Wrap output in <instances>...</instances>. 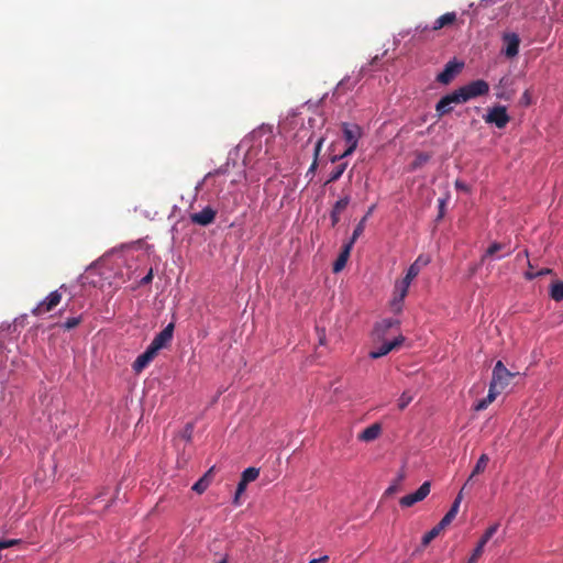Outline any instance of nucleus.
Instances as JSON below:
<instances>
[{
	"label": "nucleus",
	"mask_w": 563,
	"mask_h": 563,
	"mask_svg": "<svg viewBox=\"0 0 563 563\" xmlns=\"http://www.w3.org/2000/svg\"><path fill=\"white\" fill-rule=\"evenodd\" d=\"M212 472H213V467H211L202 477L201 479H205L206 481V485H210L211 483V479H212Z\"/></svg>",
	"instance_id": "45"
},
{
	"label": "nucleus",
	"mask_w": 563,
	"mask_h": 563,
	"mask_svg": "<svg viewBox=\"0 0 563 563\" xmlns=\"http://www.w3.org/2000/svg\"><path fill=\"white\" fill-rule=\"evenodd\" d=\"M460 89L465 97V101L467 102L471 99L486 96L489 92V85L484 79H476L460 87Z\"/></svg>",
	"instance_id": "4"
},
{
	"label": "nucleus",
	"mask_w": 563,
	"mask_h": 563,
	"mask_svg": "<svg viewBox=\"0 0 563 563\" xmlns=\"http://www.w3.org/2000/svg\"><path fill=\"white\" fill-rule=\"evenodd\" d=\"M216 174H220V170H216L214 173H208L206 176V179L210 178L211 176H213Z\"/></svg>",
	"instance_id": "54"
},
{
	"label": "nucleus",
	"mask_w": 563,
	"mask_h": 563,
	"mask_svg": "<svg viewBox=\"0 0 563 563\" xmlns=\"http://www.w3.org/2000/svg\"><path fill=\"white\" fill-rule=\"evenodd\" d=\"M343 139L347 144L346 150L339 156H334L332 162H336L345 156L351 155L357 147L358 140L361 139L363 131L362 128L354 123H342Z\"/></svg>",
	"instance_id": "1"
},
{
	"label": "nucleus",
	"mask_w": 563,
	"mask_h": 563,
	"mask_svg": "<svg viewBox=\"0 0 563 563\" xmlns=\"http://www.w3.org/2000/svg\"><path fill=\"white\" fill-rule=\"evenodd\" d=\"M511 254V250H508L504 255H500L498 256V258H501V257H505V256H508Z\"/></svg>",
	"instance_id": "57"
},
{
	"label": "nucleus",
	"mask_w": 563,
	"mask_h": 563,
	"mask_svg": "<svg viewBox=\"0 0 563 563\" xmlns=\"http://www.w3.org/2000/svg\"><path fill=\"white\" fill-rule=\"evenodd\" d=\"M400 324L399 320L397 319H384L375 324V328L373 330V338L376 341H383L385 340V336L387 332L393 328H398Z\"/></svg>",
	"instance_id": "11"
},
{
	"label": "nucleus",
	"mask_w": 563,
	"mask_h": 563,
	"mask_svg": "<svg viewBox=\"0 0 563 563\" xmlns=\"http://www.w3.org/2000/svg\"><path fill=\"white\" fill-rule=\"evenodd\" d=\"M366 221H367V216H364L360 220V222L356 224V227H355V229L353 231L352 238L349 241V243H351L353 245L356 242V240L363 234V232L365 230Z\"/></svg>",
	"instance_id": "26"
},
{
	"label": "nucleus",
	"mask_w": 563,
	"mask_h": 563,
	"mask_svg": "<svg viewBox=\"0 0 563 563\" xmlns=\"http://www.w3.org/2000/svg\"><path fill=\"white\" fill-rule=\"evenodd\" d=\"M547 273H550V269L541 271L537 275H542V274H547Z\"/></svg>",
	"instance_id": "61"
},
{
	"label": "nucleus",
	"mask_w": 563,
	"mask_h": 563,
	"mask_svg": "<svg viewBox=\"0 0 563 563\" xmlns=\"http://www.w3.org/2000/svg\"><path fill=\"white\" fill-rule=\"evenodd\" d=\"M453 110L445 97H442L435 104V112L439 118L450 113Z\"/></svg>",
	"instance_id": "24"
},
{
	"label": "nucleus",
	"mask_w": 563,
	"mask_h": 563,
	"mask_svg": "<svg viewBox=\"0 0 563 563\" xmlns=\"http://www.w3.org/2000/svg\"><path fill=\"white\" fill-rule=\"evenodd\" d=\"M247 484H249V483H246V482H244V481L240 479V482H239V484H238V487H236V490H238L239 493H242V494H243V493L245 492V489H246Z\"/></svg>",
	"instance_id": "46"
},
{
	"label": "nucleus",
	"mask_w": 563,
	"mask_h": 563,
	"mask_svg": "<svg viewBox=\"0 0 563 563\" xmlns=\"http://www.w3.org/2000/svg\"><path fill=\"white\" fill-rule=\"evenodd\" d=\"M346 168V163L339 164L330 174L329 179L327 180V184L336 181L342 174L344 173Z\"/></svg>",
	"instance_id": "31"
},
{
	"label": "nucleus",
	"mask_w": 563,
	"mask_h": 563,
	"mask_svg": "<svg viewBox=\"0 0 563 563\" xmlns=\"http://www.w3.org/2000/svg\"><path fill=\"white\" fill-rule=\"evenodd\" d=\"M488 462H489V457H488L487 454H482L479 456V459L477 460V462H476V464H475V466H474L470 477L467 478L466 483L464 484L463 489H465L467 487V485L473 481V478L476 475L483 473L486 470V467L488 465Z\"/></svg>",
	"instance_id": "20"
},
{
	"label": "nucleus",
	"mask_w": 563,
	"mask_h": 563,
	"mask_svg": "<svg viewBox=\"0 0 563 563\" xmlns=\"http://www.w3.org/2000/svg\"><path fill=\"white\" fill-rule=\"evenodd\" d=\"M455 21H456V13L455 12H446L435 20L431 30L438 31L442 27L452 25Z\"/></svg>",
	"instance_id": "21"
},
{
	"label": "nucleus",
	"mask_w": 563,
	"mask_h": 563,
	"mask_svg": "<svg viewBox=\"0 0 563 563\" xmlns=\"http://www.w3.org/2000/svg\"><path fill=\"white\" fill-rule=\"evenodd\" d=\"M317 166H318V158H314L311 166L309 167L308 173H314Z\"/></svg>",
	"instance_id": "50"
},
{
	"label": "nucleus",
	"mask_w": 563,
	"mask_h": 563,
	"mask_svg": "<svg viewBox=\"0 0 563 563\" xmlns=\"http://www.w3.org/2000/svg\"><path fill=\"white\" fill-rule=\"evenodd\" d=\"M62 289H65V285H62L59 289L49 292L42 301H40L32 310L31 313L35 317H40L46 312L54 310L62 301Z\"/></svg>",
	"instance_id": "3"
},
{
	"label": "nucleus",
	"mask_w": 563,
	"mask_h": 563,
	"mask_svg": "<svg viewBox=\"0 0 563 563\" xmlns=\"http://www.w3.org/2000/svg\"><path fill=\"white\" fill-rule=\"evenodd\" d=\"M152 279H153V271L150 269V272L142 278L141 284L147 285L152 282Z\"/></svg>",
	"instance_id": "43"
},
{
	"label": "nucleus",
	"mask_w": 563,
	"mask_h": 563,
	"mask_svg": "<svg viewBox=\"0 0 563 563\" xmlns=\"http://www.w3.org/2000/svg\"><path fill=\"white\" fill-rule=\"evenodd\" d=\"M515 377V374L508 371L501 361L495 364L489 387L500 394Z\"/></svg>",
	"instance_id": "2"
},
{
	"label": "nucleus",
	"mask_w": 563,
	"mask_h": 563,
	"mask_svg": "<svg viewBox=\"0 0 563 563\" xmlns=\"http://www.w3.org/2000/svg\"><path fill=\"white\" fill-rule=\"evenodd\" d=\"M208 487L209 486L206 485V481L200 478L192 485L191 489L197 494H202L207 490Z\"/></svg>",
	"instance_id": "36"
},
{
	"label": "nucleus",
	"mask_w": 563,
	"mask_h": 563,
	"mask_svg": "<svg viewBox=\"0 0 563 563\" xmlns=\"http://www.w3.org/2000/svg\"><path fill=\"white\" fill-rule=\"evenodd\" d=\"M550 297L554 301H562L563 300V280H556V282L551 284Z\"/></svg>",
	"instance_id": "23"
},
{
	"label": "nucleus",
	"mask_w": 563,
	"mask_h": 563,
	"mask_svg": "<svg viewBox=\"0 0 563 563\" xmlns=\"http://www.w3.org/2000/svg\"><path fill=\"white\" fill-rule=\"evenodd\" d=\"M377 59V56L375 58H373V60H371L369 65H373Z\"/></svg>",
	"instance_id": "63"
},
{
	"label": "nucleus",
	"mask_w": 563,
	"mask_h": 563,
	"mask_svg": "<svg viewBox=\"0 0 563 563\" xmlns=\"http://www.w3.org/2000/svg\"><path fill=\"white\" fill-rule=\"evenodd\" d=\"M175 325L173 322L167 324L159 333H157L150 346H152L155 351H159L167 346V344L172 341L174 334Z\"/></svg>",
	"instance_id": "9"
},
{
	"label": "nucleus",
	"mask_w": 563,
	"mask_h": 563,
	"mask_svg": "<svg viewBox=\"0 0 563 563\" xmlns=\"http://www.w3.org/2000/svg\"><path fill=\"white\" fill-rule=\"evenodd\" d=\"M454 518L455 517L453 515L446 512L438 525L442 530H444L445 527H448L453 521Z\"/></svg>",
	"instance_id": "37"
},
{
	"label": "nucleus",
	"mask_w": 563,
	"mask_h": 563,
	"mask_svg": "<svg viewBox=\"0 0 563 563\" xmlns=\"http://www.w3.org/2000/svg\"><path fill=\"white\" fill-rule=\"evenodd\" d=\"M323 137L319 139L314 146V158H318V155L321 151L322 144H323Z\"/></svg>",
	"instance_id": "44"
},
{
	"label": "nucleus",
	"mask_w": 563,
	"mask_h": 563,
	"mask_svg": "<svg viewBox=\"0 0 563 563\" xmlns=\"http://www.w3.org/2000/svg\"><path fill=\"white\" fill-rule=\"evenodd\" d=\"M429 158H430L429 154H427V153H419L417 155V158H416L415 163H413V166L415 167H419V166L423 165L424 163H427L429 161Z\"/></svg>",
	"instance_id": "38"
},
{
	"label": "nucleus",
	"mask_w": 563,
	"mask_h": 563,
	"mask_svg": "<svg viewBox=\"0 0 563 563\" xmlns=\"http://www.w3.org/2000/svg\"><path fill=\"white\" fill-rule=\"evenodd\" d=\"M481 1L485 2V7H487L488 4L495 3V0H481Z\"/></svg>",
	"instance_id": "53"
},
{
	"label": "nucleus",
	"mask_w": 563,
	"mask_h": 563,
	"mask_svg": "<svg viewBox=\"0 0 563 563\" xmlns=\"http://www.w3.org/2000/svg\"><path fill=\"white\" fill-rule=\"evenodd\" d=\"M258 476H260V468L247 467L246 470H244L242 472L241 479L246 483H251V482H254L255 479H257Z\"/></svg>",
	"instance_id": "29"
},
{
	"label": "nucleus",
	"mask_w": 563,
	"mask_h": 563,
	"mask_svg": "<svg viewBox=\"0 0 563 563\" xmlns=\"http://www.w3.org/2000/svg\"><path fill=\"white\" fill-rule=\"evenodd\" d=\"M464 64L455 58L448 62L444 69L438 74L437 81L442 85H449L463 69Z\"/></svg>",
	"instance_id": "6"
},
{
	"label": "nucleus",
	"mask_w": 563,
	"mask_h": 563,
	"mask_svg": "<svg viewBox=\"0 0 563 563\" xmlns=\"http://www.w3.org/2000/svg\"><path fill=\"white\" fill-rule=\"evenodd\" d=\"M486 123L495 124L498 129H504L510 121L507 109L504 106H496L488 110L484 115Z\"/></svg>",
	"instance_id": "5"
},
{
	"label": "nucleus",
	"mask_w": 563,
	"mask_h": 563,
	"mask_svg": "<svg viewBox=\"0 0 563 563\" xmlns=\"http://www.w3.org/2000/svg\"><path fill=\"white\" fill-rule=\"evenodd\" d=\"M428 263H429L428 258L419 256L412 264H417L418 268L420 269L422 266H426Z\"/></svg>",
	"instance_id": "42"
},
{
	"label": "nucleus",
	"mask_w": 563,
	"mask_h": 563,
	"mask_svg": "<svg viewBox=\"0 0 563 563\" xmlns=\"http://www.w3.org/2000/svg\"><path fill=\"white\" fill-rule=\"evenodd\" d=\"M382 433V426L373 423L358 433L357 439L363 442H372L376 440Z\"/></svg>",
	"instance_id": "17"
},
{
	"label": "nucleus",
	"mask_w": 563,
	"mask_h": 563,
	"mask_svg": "<svg viewBox=\"0 0 563 563\" xmlns=\"http://www.w3.org/2000/svg\"><path fill=\"white\" fill-rule=\"evenodd\" d=\"M319 343L324 344V333L319 338Z\"/></svg>",
	"instance_id": "58"
},
{
	"label": "nucleus",
	"mask_w": 563,
	"mask_h": 563,
	"mask_svg": "<svg viewBox=\"0 0 563 563\" xmlns=\"http://www.w3.org/2000/svg\"><path fill=\"white\" fill-rule=\"evenodd\" d=\"M329 561L328 555L320 556L318 559L311 560L309 563H327Z\"/></svg>",
	"instance_id": "47"
},
{
	"label": "nucleus",
	"mask_w": 563,
	"mask_h": 563,
	"mask_svg": "<svg viewBox=\"0 0 563 563\" xmlns=\"http://www.w3.org/2000/svg\"><path fill=\"white\" fill-rule=\"evenodd\" d=\"M352 247H353V245L349 242L345 245H343L341 253L339 254L338 258L333 263V272L334 273H339L344 268V266L349 260Z\"/></svg>",
	"instance_id": "19"
},
{
	"label": "nucleus",
	"mask_w": 563,
	"mask_h": 563,
	"mask_svg": "<svg viewBox=\"0 0 563 563\" xmlns=\"http://www.w3.org/2000/svg\"><path fill=\"white\" fill-rule=\"evenodd\" d=\"M219 563H229L228 556H224Z\"/></svg>",
	"instance_id": "60"
},
{
	"label": "nucleus",
	"mask_w": 563,
	"mask_h": 563,
	"mask_svg": "<svg viewBox=\"0 0 563 563\" xmlns=\"http://www.w3.org/2000/svg\"><path fill=\"white\" fill-rule=\"evenodd\" d=\"M192 432H194V426L191 423L186 424L185 430H184V438L187 441H190Z\"/></svg>",
	"instance_id": "40"
},
{
	"label": "nucleus",
	"mask_w": 563,
	"mask_h": 563,
	"mask_svg": "<svg viewBox=\"0 0 563 563\" xmlns=\"http://www.w3.org/2000/svg\"><path fill=\"white\" fill-rule=\"evenodd\" d=\"M81 317L68 318L60 327L65 330H71L81 323Z\"/></svg>",
	"instance_id": "34"
},
{
	"label": "nucleus",
	"mask_w": 563,
	"mask_h": 563,
	"mask_svg": "<svg viewBox=\"0 0 563 563\" xmlns=\"http://www.w3.org/2000/svg\"><path fill=\"white\" fill-rule=\"evenodd\" d=\"M405 341V338L399 334L398 336H396L394 340L389 341V342H384L380 346H378L377 349H373L371 352H369V357L371 358H379L382 356H385L386 354H388L390 351L399 347Z\"/></svg>",
	"instance_id": "10"
},
{
	"label": "nucleus",
	"mask_w": 563,
	"mask_h": 563,
	"mask_svg": "<svg viewBox=\"0 0 563 563\" xmlns=\"http://www.w3.org/2000/svg\"><path fill=\"white\" fill-rule=\"evenodd\" d=\"M358 79L356 80H351L350 77H344L342 80H340V82L336 85L335 87V90H334V95H339L345 90H351L357 82Z\"/></svg>",
	"instance_id": "25"
},
{
	"label": "nucleus",
	"mask_w": 563,
	"mask_h": 563,
	"mask_svg": "<svg viewBox=\"0 0 563 563\" xmlns=\"http://www.w3.org/2000/svg\"><path fill=\"white\" fill-rule=\"evenodd\" d=\"M505 249H506V244L499 243V242H494L493 244L489 245V247L486 250V252L482 256V262H484L488 257L494 256L495 254H497L498 252H500Z\"/></svg>",
	"instance_id": "27"
},
{
	"label": "nucleus",
	"mask_w": 563,
	"mask_h": 563,
	"mask_svg": "<svg viewBox=\"0 0 563 563\" xmlns=\"http://www.w3.org/2000/svg\"><path fill=\"white\" fill-rule=\"evenodd\" d=\"M441 531L442 529L439 527V525L434 526L430 531H428L422 537V547H427L433 539H435L441 533Z\"/></svg>",
	"instance_id": "30"
},
{
	"label": "nucleus",
	"mask_w": 563,
	"mask_h": 563,
	"mask_svg": "<svg viewBox=\"0 0 563 563\" xmlns=\"http://www.w3.org/2000/svg\"><path fill=\"white\" fill-rule=\"evenodd\" d=\"M526 275H527V278H528V279H532V278L536 276V275H533V274H531V273H527Z\"/></svg>",
	"instance_id": "59"
},
{
	"label": "nucleus",
	"mask_w": 563,
	"mask_h": 563,
	"mask_svg": "<svg viewBox=\"0 0 563 563\" xmlns=\"http://www.w3.org/2000/svg\"><path fill=\"white\" fill-rule=\"evenodd\" d=\"M412 399L413 395L409 390L404 391L398 399V408L404 410L412 401Z\"/></svg>",
	"instance_id": "32"
},
{
	"label": "nucleus",
	"mask_w": 563,
	"mask_h": 563,
	"mask_svg": "<svg viewBox=\"0 0 563 563\" xmlns=\"http://www.w3.org/2000/svg\"><path fill=\"white\" fill-rule=\"evenodd\" d=\"M366 70V67H362L360 70V75H362Z\"/></svg>",
	"instance_id": "62"
},
{
	"label": "nucleus",
	"mask_w": 563,
	"mask_h": 563,
	"mask_svg": "<svg viewBox=\"0 0 563 563\" xmlns=\"http://www.w3.org/2000/svg\"><path fill=\"white\" fill-rule=\"evenodd\" d=\"M157 353V351L148 345L145 352L140 354L132 364L133 371L135 373H141L154 360Z\"/></svg>",
	"instance_id": "15"
},
{
	"label": "nucleus",
	"mask_w": 563,
	"mask_h": 563,
	"mask_svg": "<svg viewBox=\"0 0 563 563\" xmlns=\"http://www.w3.org/2000/svg\"><path fill=\"white\" fill-rule=\"evenodd\" d=\"M444 206H445V201L444 200H439V218H442L443 217V209H444Z\"/></svg>",
	"instance_id": "48"
},
{
	"label": "nucleus",
	"mask_w": 563,
	"mask_h": 563,
	"mask_svg": "<svg viewBox=\"0 0 563 563\" xmlns=\"http://www.w3.org/2000/svg\"><path fill=\"white\" fill-rule=\"evenodd\" d=\"M395 490H396V486H390V487L386 490V493H387V494H391V493H394Z\"/></svg>",
	"instance_id": "55"
},
{
	"label": "nucleus",
	"mask_w": 563,
	"mask_h": 563,
	"mask_svg": "<svg viewBox=\"0 0 563 563\" xmlns=\"http://www.w3.org/2000/svg\"><path fill=\"white\" fill-rule=\"evenodd\" d=\"M499 394L489 387L488 395L486 398L481 399L474 406L476 411L485 410L498 396Z\"/></svg>",
	"instance_id": "22"
},
{
	"label": "nucleus",
	"mask_w": 563,
	"mask_h": 563,
	"mask_svg": "<svg viewBox=\"0 0 563 563\" xmlns=\"http://www.w3.org/2000/svg\"><path fill=\"white\" fill-rule=\"evenodd\" d=\"M430 29L428 27V25L422 26L421 24H419V25L416 26V32L424 33V32H427Z\"/></svg>",
	"instance_id": "49"
},
{
	"label": "nucleus",
	"mask_w": 563,
	"mask_h": 563,
	"mask_svg": "<svg viewBox=\"0 0 563 563\" xmlns=\"http://www.w3.org/2000/svg\"><path fill=\"white\" fill-rule=\"evenodd\" d=\"M455 186H456L457 189H466V186L463 183L459 181V180L455 183Z\"/></svg>",
	"instance_id": "52"
},
{
	"label": "nucleus",
	"mask_w": 563,
	"mask_h": 563,
	"mask_svg": "<svg viewBox=\"0 0 563 563\" xmlns=\"http://www.w3.org/2000/svg\"><path fill=\"white\" fill-rule=\"evenodd\" d=\"M444 97L446 98L450 104H460L466 102L465 97L461 92L460 88L455 89L451 93L445 95Z\"/></svg>",
	"instance_id": "28"
},
{
	"label": "nucleus",
	"mask_w": 563,
	"mask_h": 563,
	"mask_svg": "<svg viewBox=\"0 0 563 563\" xmlns=\"http://www.w3.org/2000/svg\"><path fill=\"white\" fill-rule=\"evenodd\" d=\"M430 487V483L424 482L415 493L401 497L399 500L400 506L408 508L423 500L429 495Z\"/></svg>",
	"instance_id": "8"
},
{
	"label": "nucleus",
	"mask_w": 563,
	"mask_h": 563,
	"mask_svg": "<svg viewBox=\"0 0 563 563\" xmlns=\"http://www.w3.org/2000/svg\"><path fill=\"white\" fill-rule=\"evenodd\" d=\"M420 269L417 264H411L404 277L402 282H407L408 285L411 284L412 279L419 274Z\"/></svg>",
	"instance_id": "33"
},
{
	"label": "nucleus",
	"mask_w": 563,
	"mask_h": 563,
	"mask_svg": "<svg viewBox=\"0 0 563 563\" xmlns=\"http://www.w3.org/2000/svg\"><path fill=\"white\" fill-rule=\"evenodd\" d=\"M242 493H239L238 490H235V495H234V498H233V504L234 505H240V497H241Z\"/></svg>",
	"instance_id": "51"
},
{
	"label": "nucleus",
	"mask_w": 563,
	"mask_h": 563,
	"mask_svg": "<svg viewBox=\"0 0 563 563\" xmlns=\"http://www.w3.org/2000/svg\"><path fill=\"white\" fill-rule=\"evenodd\" d=\"M217 211L210 207H205L201 211L190 214V220L195 224L209 225L216 220Z\"/></svg>",
	"instance_id": "12"
},
{
	"label": "nucleus",
	"mask_w": 563,
	"mask_h": 563,
	"mask_svg": "<svg viewBox=\"0 0 563 563\" xmlns=\"http://www.w3.org/2000/svg\"><path fill=\"white\" fill-rule=\"evenodd\" d=\"M503 42L505 44L504 54L508 58H512L518 55L520 38L516 33H505L503 35Z\"/></svg>",
	"instance_id": "13"
},
{
	"label": "nucleus",
	"mask_w": 563,
	"mask_h": 563,
	"mask_svg": "<svg viewBox=\"0 0 563 563\" xmlns=\"http://www.w3.org/2000/svg\"><path fill=\"white\" fill-rule=\"evenodd\" d=\"M512 84V79L509 76H504L499 79L496 86V97L498 99L510 100L514 96L512 91H508L507 88Z\"/></svg>",
	"instance_id": "16"
},
{
	"label": "nucleus",
	"mask_w": 563,
	"mask_h": 563,
	"mask_svg": "<svg viewBox=\"0 0 563 563\" xmlns=\"http://www.w3.org/2000/svg\"><path fill=\"white\" fill-rule=\"evenodd\" d=\"M373 210H374V206H372V207L368 209V211H367V213H366L365 216H367V218H368V217L372 214Z\"/></svg>",
	"instance_id": "56"
},
{
	"label": "nucleus",
	"mask_w": 563,
	"mask_h": 563,
	"mask_svg": "<svg viewBox=\"0 0 563 563\" xmlns=\"http://www.w3.org/2000/svg\"><path fill=\"white\" fill-rule=\"evenodd\" d=\"M409 286L407 282H397L395 285L394 298L391 300V308L395 312L401 311V303L408 294Z\"/></svg>",
	"instance_id": "14"
},
{
	"label": "nucleus",
	"mask_w": 563,
	"mask_h": 563,
	"mask_svg": "<svg viewBox=\"0 0 563 563\" xmlns=\"http://www.w3.org/2000/svg\"><path fill=\"white\" fill-rule=\"evenodd\" d=\"M531 95H530V91L529 90H526L522 96H521V100H520V103L523 104V106H530L531 104Z\"/></svg>",
	"instance_id": "39"
},
{
	"label": "nucleus",
	"mask_w": 563,
	"mask_h": 563,
	"mask_svg": "<svg viewBox=\"0 0 563 563\" xmlns=\"http://www.w3.org/2000/svg\"><path fill=\"white\" fill-rule=\"evenodd\" d=\"M463 490L464 489L462 488L461 492L457 494V496L454 499L450 510L448 511L449 514L453 515L454 517H456V515L459 512L461 500H462V493H463Z\"/></svg>",
	"instance_id": "35"
},
{
	"label": "nucleus",
	"mask_w": 563,
	"mask_h": 563,
	"mask_svg": "<svg viewBox=\"0 0 563 563\" xmlns=\"http://www.w3.org/2000/svg\"><path fill=\"white\" fill-rule=\"evenodd\" d=\"M499 528L498 523L492 525L486 529L484 534L481 537L476 548L474 549L472 555L467 560L466 563H477L478 559L482 556L484 552V547L486 543L493 538V536L497 532Z\"/></svg>",
	"instance_id": "7"
},
{
	"label": "nucleus",
	"mask_w": 563,
	"mask_h": 563,
	"mask_svg": "<svg viewBox=\"0 0 563 563\" xmlns=\"http://www.w3.org/2000/svg\"><path fill=\"white\" fill-rule=\"evenodd\" d=\"M350 203V197L349 196H345L343 198H341L340 200H338L332 210H331V213H330V218H331V225L332 227H335L339 221H340V214L342 211L345 210V208L349 206Z\"/></svg>",
	"instance_id": "18"
},
{
	"label": "nucleus",
	"mask_w": 563,
	"mask_h": 563,
	"mask_svg": "<svg viewBox=\"0 0 563 563\" xmlns=\"http://www.w3.org/2000/svg\"><path fill=\"white\" fill-rule=\"evenodd\" d=\"M19 542H20V540H15V539L8 540V541H1L0 542V550L7 549V548L12 547L14 544H18Z\"/></svg>",
	"instance_id": "41"
}]
</instances>
